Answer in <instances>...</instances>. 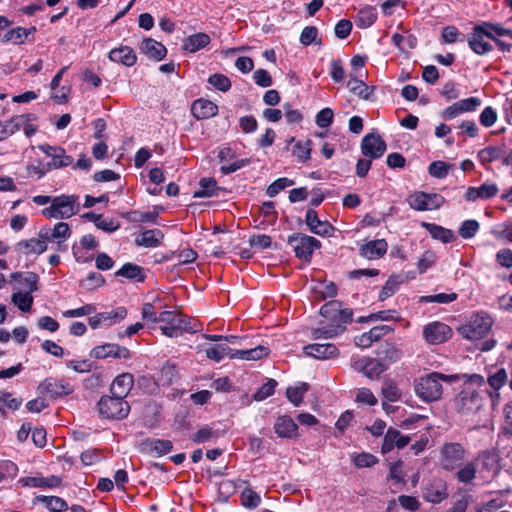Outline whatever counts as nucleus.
I'll use <instances>...</instances> for the list:
<instances>
[{"label":"nucleus","mask_w":512,"mask_h":512,"mask_svg":"<svg viewBox=\"0 0 512 512\" xmlns=\"http://www.w3.org/2000/svg\"><path fill=\"white\" fill-rule=\"evenodd\" d=\"M35 501L44 503L51 512H63L68 509L67 502L58 496H37Z\"/></svg>","instance_id":"obj_45"},{"label":"nucleus","mask_w":512,"mask_h":512,"mask_svg":"<svg viewBox=\"0 0 512 512\" xmlns=\"http://www.w3.org/2000/svg\"><path fill=\"white\" fill-rule=\"evenodd\" d=\"M423 226L426 228L432 238L440 240L443 243H451L456 238L452 230L444 228L435 223H424Z\"/></svg>","instance_id":"obj_39"},{"label":"nucleus","mask_w":512,"mask_h":512,"mask_svg":"<svg viewBox=\"0 0 512 512\" xmlns=\"http://www.w3.org/2000/svg\"><path fill=\"white\" fill-rule=\"evenodd\" d=\"M476 471H477V466H476L475 462H473V461L467 462L463 467H461L458 470V472L456 474V478L459 482H462L465 484L471 483L472 480L475 478Z\"/></svg>","instance_id":"obj_52"},{"label":"nucleus","mask_w":512,"mask_h":512,"mask_svg":"<svg viewBox=\"0 0 512 512\" xmlns=\"http://www.w3.org/2000/svg\"><path fill=\"white\" fill-rule=\"evenodd\" d=\"M457 379L456 375H445L438 372L430 373L421 377L416 385V394L426 402L436 401L442 395V381L452 382Z\"/></svg>","instance_id":"obj_2"},{"label":"nucleus","mask_w":512,"mask_h":512,"mask_svg":"<svg viewBox=\"0 0 512 512\" xmlns=\"http://www.w3.org/2000/svg\"><path fill=\"white\" fill-rule=\"evenodd\" d=\"M163 238L164 234L161 230L150 229L138 235L135 239V244L146 248H155L161 244Z\"/></svg>","instance_id":"obj_34"},{"label":"nucleus","mask_w":512,"mask_h":512,"mask_svg":"<svg viewBox=\"0 0 512 512\" xmlns=\"http://www.w3.org/2000/svg\"><path fill=\"white\" fill-rule=\"evenodd\" d=\"M487 382L493 390H499L507 382V373L505 369L500 368L495 373L489 375Z\"/></svg>","instance_id":"obj_62"},{"label":"nucleus","mask_w":512,"mask_h":512,"mask_svg":"<svg viewBox=\"0 0 512 512\" xmlns=\"http://www.w3.org/2000/svg\"><path fill=\"white\" fill-rule=\"evenodd\" d=\"M23 486L39 487V488H56L61 484L58 476L50 477H26L20 480Z\"/></svg>","instance_id":"obj_38"},{"label":"nucleus","mask_w":512,"mask_h":512,"mask_svg":"<svg viewBox=\"0 0 512 512\" xmlns=\"http://www.w3.org/2000/svg\"><path fill=\"white\" fill-rule=\"evenodd\" d=\"M222 188L217 185L214 178H202L199 181V189L194 192V198L217 197Z\"/></svg>","instance_id":"obj_35"},{"label":"nucleus","mask_w":512,"mask_h":512,"mask_svg":"<svg viewBox=\"0 0 512 512\" xmlns=\"http://www.w3.org/2000/svg\"><path fill=\"white\" fill-rule=\"evenodd\" d=\"M141 53L155 61H161L167 54L166 47L153 38H144L139 45Z\"/></svg>","instance_id":"obj_29"},{"label":"nucleus","mask_w":512,"mask_h":512,"mask_svg":"<svg viewBox=\"0 0 512 512\" xmlns=\"http://www.w3.org/2000/svg\"><path fill=\"white\" fill-rule=\"evenodd\" d=\"M376 19V9L373 6H365L358 11L355 23L358 28L365 29L372 26Z\"/></svg>","instance_id":"obj_42"},{"label":"nucleus","mask_w":512,"mask_h":512,"mask_svg":"<svg viewBox=\"0 0 512 512\" xmlns=\"http://www.w3.org/2000/svg\"><path fill=\"white\" fill-rule=\"evenodd\" d=\"M71 234V228L65 222L56 223L53 229L42 228L39 231V237L47 239L48 242H56L59 251H65L67 249V246L63 245V243L70 238Z\"/></svg>","instance_id":"obj_13"},{"label":"nucleus","mask_w":512,"mask_h":512,"mask_svg":"<svg viewBox=\"0 0 512 512\" xmlns=\"http://www.w3.org/2000/svg\"><path fill=\"white\" fill-rule=\"evenodd\" d=\"M221 432L219 430L213 429L209 425H205L198 429L195 433H193L190 437L191 441L196 444L212 442L217 440L221 436Z\"/></svg>","instance_id":"obj_43"},{"label":"nucleus","mask_w":512,"mask_h":512,"mask_svg":"<svg viewBox=\"0 0 512 512\" xmlns=\"http://www.w3.org/2000/svg\"><path fill=\"white\" fill-rule=\"evenodd\" d=\"M491 34L485 30L482 23L473 27L472 32L466 37L469 48L477 55H486L493 50V46L487 39Z\"/></svg>","instance_id":"obj_11"},{"label":"nucleus","mask_w":512,"mask_h":512,"mask_svg":"<svg viewBox=\"0 0 512 512\" xmlns=\"http://www.w3.org/2000/svg\"><path fill=\"white\" fill-rule=\"evenodd\" d=\"M352 368L374 380L378 379L388 369V365L380 359L362 357L352 361Z\"/></svg>","instance_id":"obj_12"},{"label":"nucleus","mask_w":512,"mask_h":512,"mask_svg":"<svg viewBox=\"0 0 512 512\" xmlns=\"http://www.w3.org/2000/svg\"><path fill=\"white\" fill-rule=\"evenodd\" d=\"M410 442V437L402 435L397 429L389 427L384 435L381 452L387 454L394 448L403 449Z\"/></svg>","instance_id":"obj_22"},{"label":"nucleus","mask_w":512,"mask_h":512,"mask_svg":"<svg viewBox=\"0 0 512 512\" xmlns=\"http://www.w3.org/2000/svg\"><path fill=\"white\" fill-rule=\"evenodd\" d=\"M423 497L431 503H440L447 497L446 487L442 482L428 484L423 489Z\"/></svg>","instance_id":"obj_37"},{"label":"nucleus","mask_w":512,"mask_h":512,"mask_svg":"<svg viewBox=\"0 0 512 512\" xmlns=\"http://www.w3.org/2000/svg\"><path fill=\"white\" fill-rule=\"evenodd\" d=\"M382 397L389 402H396L401 398V391L391 379H385L381 388Z\"/></svg>","instance_id":"obj_47"},{"label":"nucleus","mask_w":512,"mask_h":512,"mask_svg":"<svg viewBox=\"0 0 512 512\" xmlns=\"http://www.w3.org/2000/svg\"><path fill=\"white\" fill-rule=\"evenodd\" d=\"M115 276L125 277L137 282H143L146 277L143 268L133 263L124 264L118 271H116Z\"/></svg>","instance_id":"obj_40"},{"label":"nucleus","mask_w":512,"mask_h":512,"mask_svg":"<svg viewBox=\"0 0 512 512\" xmlns=\"http://www.w3.org/2000/svg\"><path fill=\"white\" fill-rule=\"evenodd\" d=\"M274 431L280 438L291 439L297 436L298 426L290 416L282 415L276 419Z\"/></svg>","instance_id":"obj_30"},{"label":"nucleus","mask_w":512,"mask_h":512,"mask_svg":"<svg viewBox=\"0 0 512 512\" xmlns=\"http://www.w3.org/2000/svg\"><path fill=\"white\" fill-rule=\"evenodd\" d=\"M127 316L125 307L120 306L109 312H101L89 318L88 322L92 329H97L102 325L111 326L116 324Z\"/></svg>","instance_id":"obj_20"},{"label":"nucleus","mask_w":512,"mask_h":512,"mask_svg":"<svg viewBox=\"0 0 512 512\" xmlns=\"http://www.w3.org/2000/svg\"><path fill=\"white\" fill-rule=\"evenodd\" d=\"M39 149L52 158V162L49 164L50 168L58 169L67 167L74 161L73 157L66 155L65 150L61 147L43 144L39 145Z\"/></svg>","instance_id":"obj_21"},{"label":"nucleus","mask_w":512,"mask_h":512,"mask_svg":"<svg viewBox=\"0 0 512 512\" xmlns=\"http://www.w3.org/2000/svg\"><path fill=\"white\" fill-rule=\"evenodd\" d=\"M483 27L486 31H488L491 36L490 39H498L499 37H508L512 40V30L508 28H504L499 24H493L490 22H482Z\"/></svg>","instance_id":"obj_53"},{"label":"nucleus","mask_w":512,"mask_h":512,"mask_svg":"<svg viewBox=\"0 0 512 512\" xmlns=\"http://www.w3.org/2000/svg\"><path fill=\"white\" fill-rule=\"evenodd\" d=\"M445 198L437 193L415 192L408 198L409 206L417 211L439 209Z\"/></svg>","instance_id":"obj_10"},{"label":"nucleus","mask_w":512,"mask_h":512,"mask_svg":"<svg viewBox=\"0 0 512 512\" xmlns=\"http://www.w3.org/2000/svg\"><path fill=\"white\" fill-rule=\"evenodd\" d=\"M506 149L504 146H488L478 151L477 158L483 164L496 160H504Z\"/></svg>","instance_id":"obj_36"},{"label":"nucleus","mask_w":512,"mask_h":512,"mask_svg":"<svg viewBox=\"0 0 512 512\" xmlns=\"http://www.w3.org/2000/svg\"><path fill=\"white\" fill-rule=\"evenodd\" d=\"M292 185H294L293 180L286 178V177L278 178L267 187L266 194L269 197H275L282 190H284L285 188L290 187Z\"/></svg>","instance_id":"obj_55"},{"label":"nucleus","mask_w":512,"mask_h":512,"mask_svg":"<svg viewBox=\"0 0 512 512\" xmlns=\"http://www.w3.org/2000/svg\"><path fill=\"white\" fill-rule=\"evenodd\" d=\"M309 390V384L306 382H299L295 386H290L286 390V397L294 405L299 406L305 393Z\"/></svg>","instance_id":"obj_46"},{"label":"nucleus","mask_w":512,"mask_h":512,"mask_svg":"<svg viewBox=\"0 0 512 512\" xmlns=\"http://www.w3.org/2000/svg\"><path fill=\"white\" fill-rule=\"evenodd\" d=\"M12 302L22 312H29L33 304V296L30 292H16L12 295Z\"/></svg>","instance_id":"obj_50"},{"label":"nucleus","mask_w":512,"mask_h":512,"mask_svg":"<svg viewBox=\"0 0 512 512\" xmlns=\"http://www.w3.org/2000/svg\"><path fill=\"white\" fill-rule=\"evenodd\" d=\"M479 227L478 221L472 219L465 220L462 222L458 232L463 239H471L476 235Z\"/></svg>","instance_id":"obj_59"},{"label":"nucleus","mask_w":512,"mask_h":512,"mask_svg":"<svg viewBox=\"0 0 512 512\" xmlns=\"http://www.w3.org/2000/svg\"><path fill=\"white\" fill-rule=\"evenodd\" d=\"M241 504L249 509H254L259 506L261 502L260 495L251 488H245L240 496Z\"/></svg>","instance_id":"obj_51"},{"label":"nucleus","mask_w":512,"mask_h":512,"mask_svg":"<svg viewBox=\"0 0 512 512\" xmlns=\"http://www.w3.org/2000/svg\"><path fill=\"white\" fill-rule=\"evenodd\" d=\"M173 449L170 440L147 438L141 443V451L152 456L160 457L168 454Z\"/></svg>","instance_id":"obj_24"},{"label":"nucleus","mask_w":512,"mask_h":512,"mask_svg":"<svg viewBox=\"0 0 512 512\" xmlns=\"http://www.w3.org/2000/svg\"><path fill=\"white\" fill-rule=\"evenodd\" d=\"M229 351H231V349L225 343L211 346L205 350L206 356L215 362H220L223 360L226 356H228Z\"/></svg>","instance_id":"obj_54"},{"label":"nucleus","mask_w":512,"mask_h":512,"mask_svg":"<svg viewBox=\"0 0 512 512\" xmlns=\"http://www.w3.org/2000/svg\"><path fill=\"white\" fill-rule=\"evenodd\" d=\"M24 121V116H13L8 121L0 122V141L5 140L16 131L20 130Z\"/></svg>","instance_id":"obj_44"},{"label":"nucleus","mask_w":512,"mask_h":512,"mask_svg":"<svg viewBox=\"0 0 512 512\" xmlns=\"http://www.w3.org/2000/svg\"><path fill=\"white\" fill-rule=\"evenodd\" d=\"M304 353L316 359L326 360L336 357L339 353L338 348L332 343H314L306 345Z\"/></svg>","instance_id":"obj_25"},{"label":"nucleus","mask_w":512,"mask_h":512,"mask_svg":"<svg viewBox=\"0 0 512 512\" xmlns=\"http://www.w3.org/2000/svg\"><path fill=\"white\" fill-rule=\"evenodd\" d=\"M305 223L311 233L321 237H330L335 231L334 226L327 220H321L318 213L312 208L306 211Z\"/></svg>","instance_id":"obj_19"},{"label":"nucleus","mask_w":512,"mask_h":512,"mask_svg":"<svg viewBox=\"0 0 512 512\" xmlns=\"http://www.w3.org/2000/svg\"><path fill=\"white\" fill-rule=\"evenodd\" d=\"M162 334L167 337L175 338L182 335L183 332H195L196 330L190 325L189 317L176 311H163L158 315Z\"/></svg>","instance_id":"obj_4"},{"label":"nucleus","mask_w":512,"mask_h":512,"mask_svg":"<svg viewBox=\"0 0 512 512\" xmlns=\"http://www.w3.org/2000/svg\"><path fill=\"white\" fill-rule=\"evenodd\" d=\"M277 386V381L274 379L268 380L264 383L253 395V399L255 401H263L266 398L270 397L274 394L275 388Z\"/></svg>","instance_id":"obj_58"},{"label":"nucleus","mask_w":512,"mask_h":512,"mask_svg":"<svg viewBox=\"0 0 512 512\" xmlns=\"http://www.w3.org/2000/svg\"><path fill=\"white\" fill-rule=\"evenodd\" d=\"M208 83L212 85L215 89L222 92H227L231 88L230 79L227 76L220 73L211 75L208 78Z\"/></svg>","instance_id":"obj_60"},{"label":"nucleus","mask_w":512,"mask_h":512,"mask_svg":"<svg viewBox=\"0 0 512 512\" xmlns=\"http://www.w3.org/2000/svg\"><path fill=\"white\" fill-rule=\"evenodd\" d=\"M387 145L380 135L369 133L362 138L361 152L370 159L382 157L386 151Z\"/></svg>","instance_id":"obj_16"},{"label":"nucleus","mask_w":512,"mask_h":512,"mask_svg":"<svg viewBox=\"0 0 512 512\" xmlns=\"http://www.w3.org/2000/svg\"><path fill=\"white\" fill-rule=\"evenodd\" d=\"M211 42V38L206 33H195L186 37L182 42V50L189 53H196L199 50L207 47Z\"/></svg>","instance_id":"obj_32"},{"label":"nucleus","mask_w":512,"mask_h":512,"mask_svg":"<svg viewBox=\"0 0 512 512\" xmlns=\"http://www.w3.org/2000/svg\"><path fill=\"white\" fill-rule=\"evenodd\" d=\"M398 288L399 281L395 277H390L379 292V300L384 301L391 297L394 293H396Z\"/></svg>","instance_id":"obj_64"},{"label":"nucleus","mask_w":512,"mask_h":512,"mask_svg":"<svg viewBox=\"0 0 512 512\" xmlns=\"http://www.w3.org/2000/svg\"><path fill=\"white\" fill-rule=\"evenodd\" d=\"M97 411L102 419L122 420L130 412L128 402L116 395H103L97 403Z\"/></svg>","instance_id":"obj_5"},{"label":"nucleus","mask_w":512,"mask_h":512,"mask_svg":"<svg viewBox=\"0 0 512 512\" xmlns=\"http://www.w3.org/2000/svg\"><path fill=\"white\" fill-rule=\"evenodd\" d=\"M440 455L442 468L452 471L461 465L465 457V449L460 443L449 442L441 447Z\"/></svg>","instance_id":"obj_9"},{"label":"nucleus","mask_w":512,"mask_h":512,"mask_svg":"<svg viewBox=\"0 0 512 512\" xmlns=\"http://www.w3.org/2000/svg\"><path fill=\"white\" fill-rule=\"evenodd\" d=\"M492 323V319L487 314L477 313L471 316L467 323L461 325L458 332L465 339L480 340L489 333Z\"/></svg>","instance_id":"obj_6"},{"label":"nucleus","mask_w":512,"mask_h":512,"mask_svg":"<svg viewBox=\"0 0 512 512\" xmlns=\"http://www.w3.org/2000/svg\"><path fill=\"white\" fill-rule=\"evenodd\" d=\"M481 104L482 101L478 97L462 99L445 108L441 116L445 120H452L463 113L476 111Z\"/></svg>","instance_id":"obj_15"},{"label":"nucleus","mask_w":512,"mask_h":512,"mask_svg":"<svg viewBox=\"0 0 512 512\" xmlns=\"http://www.w3.org/2000/svg\"><path fill=\"white\" fill-rule=\"evenodd\" d=\"M320 314L330 323L314 329L312 336L314 339H330L346 330V325L352 321L353 311L350 308H342L341 302L332 300L321 307Z\"/></svg>","instance_id":"obj_1"},{"label":"nucleus","mask_w":512,"mask_h":512,"mask_svg":"<svg viewBox=\"0 0 512 512\" xmlns=\"http://www.w3.org/2000/svg\"><path fill=\"white\" fill-rule=\"evenodd\" d=\"M347 87L349 90L357 95L359 98L364 100H371L374 92V87L368 86L364 81L357 78H351Z\"/></svg>","instance_id":"obj_41"},{"label":"nucleus","mask_w":512,"mask_h":512,"mask_svg":"<svg viewBox=\"0 0 512 512\" xmlns=\"http://www.w3.org/2000/svg\"><path fill=\"white\" fill-rule=\"evenodd\" d=\"M498 193V187L496 184L483 183L479 187L467 188L464 198L466 201L474 202L478 199H490L496 196Z\"/></svg>","instance_id":"obj_28"},{"label":"nucleus","mask_w":512,"mask_h":512,"mask_svg":"<svg viewBox=\"0 0 512 512\" xmlns=\"http://www.w3.org/2000/svg\"><path fill=\"white\" fill-rule=\"evenodd\" d=\"M191 113L198 120L209 119L217 115L218 106L210 100L200 98L193 102Z\"/></svg>","instance_id":"obj_27"},{"label":"nucleus","mask_w":512,"mask_h":512,"mask_svg":"<svg viewBox=\"0 0 512 512\" xmlns=\"http://www.w3.org/2000/svg\"><path fill=\"white\" fill-rule=\"evenodd\" d=\"M47 242V239L40 237L22 240L18 242L17 249L26 255H39L47 250Z\"/></svg>","instance_id":"obj_33"},{"label":"nucleus","mask_w":512,"mask_h":512,"mask_svg":"<svg viewBox=\"0 0 512 512\" xmlns=\"http://www.w3.org/2000/svg\"><path fill=\"white\" fill-rule=\"evenodd\" d=\"M388 249L385 239H376L362 244L359 248L360 256L368 260H376L383 257Z\"/></svg>","instance_id":"obj_23"},{"label":"nucleus","mask_w":512,"mask_h":512,"mask_svg":"<svg viewBox=\"0 0 512 512\" xmlns=\"http://www.w3.org/2000/svg\"><path fill=\"white\" fill-rule=\"evenodd\" d=\"M456 408L462 414H472L480 410L484 403L481 392L471 387H465L455 399Z\"/></svg>","instance_id":"obj_8"},{"label":"nucleus","mask_w":512,"mask_h":512,"mask_svg":"<svg viewBox=\"0 0 512 512\" xmlns=\"http://www.w3.org/2000/svg\"><path fill=\"white\" fill-rule=\"evenodd\" d=\"M380 355H382L380 360L389 366L390 364L397 362L401 358L402 353L394 345L388 344L385 349L380 352Z\"/></svg>","instance_id":"obj_63"},{"label":"nucleus","mask_w":512,"mask_h":512,"mask_svg":"<svg viewBox=\"0 0 512 512\" xmlns=\"http://www.w3.org/2000/svg\"><path fill=\"white\" fill-rule=\"evenodd\" d=\"M90 356L95 359H106L108 357L116 359H129L131 352L128 348L115 343H105L94 347L90 351Z\"/></svg>","instance_id":"obj_17"},{"label":"nucleus","mask_w":512,"mask_h":512,"mask_svg":"<svg viewBox=\"0 0 512 512\" xmlns=\"http://www.w3.org/2000/svg\"><path fill=\"white\" fill-rule=\"evenodd\" d=\"M134 385V376L125 372L118 375L110 386V393L125 399Z\"/></svg>","instance_id":"obj_26"},{"label":"nucleus","mask_w":512,"mask_h":512,"mask_svg":"<svg viewBox=\"0 0 512 512\" xmlns=\"http://www.w3.org/2000/svg\"><path fill=\"white\" fill-rule=\"evenodd\" d=\"M312 141L307 139L305 141H297L292 150V154L301 163H305L310 159Z\"/></svg>","instance_id":"obj_48"},{"label":"nucleus","mask_w":512,"mask_h":512,"mask_svg":"<svg viewBox=\"0 0 512 512\" xmlns=\"http://www.w3.org/2000/svg\"><path fill=\"white\" fill-rule=\"evenodd\" d=\"M287 243L293 248L295 256L307 263L311 261L314 251L321 248V242L318 239L303 233L289 235Z\"/></svg>","instance_id":"obj_7"},{"label":"nucleus","mask_w":512,"mask_h":512,"mask_svg":"<svg viewBox=\"0 0 512 512\" xmlns=\"http://www.w3.org/2000/svg\"><path fill=\"white\" fill-rule=\"evenodd\" d=\"M391 40L392 43L401 51L414 49L417 44V39L413 35H401L399 33H395L392 35Z\"/></svg>","instance_id":"obj_49"},{"label":"nucleus","mask_w":512,"mask_h":512,"mask_svg":"<svg viewBox=\"0 0 512 512\" xmlns=\"http://www.w3.org/2000/svg\"><path fill=\"white\" fill-rule=\"evenodd\" d=\"M109 59L112 62L122 64L126 67H132L137 61V55L129 46H120L109 52Z\"/></svg>","instance_id":"obj_31"},{"label":"nucleus","mask_w":512,"mask_h":512,"mask_svg":"<svg viewBox=\"0 0 512 512\" xmlns=\"http://www.w3.org/2000/svg\"><path fill=\"white\" fill-rule=\"evenodd\" d=\"M457 299V294L452 293H439L434 295H426L420 298V302L423 303H440L447 304L455 301Z\"/></svg>","instance_id":"obj_57"},{"label":"nucleus","mask_w":512,"mask_h":512,"mask_svg":"<svg viewBox=\"0 0 512 512\" xmlns=\"http://www.w3.org/2000/svg\"><path fill=\"white\" fill-rule=\"evenodd\" d=\"M79 211V196L62 194L53 197L52 203L42 210V215L47 219H69Z\"/></svg>","instance_id":"obj_3"},{"label":"nucleus","mask_w":512,"mask_h":512,"mask_svg":"<svg viewBox=\"0 0 512 512\" xmlns=\"http://www.w3.org/2000/svg\"><path fill=\"white\" fill-rule=\"evenodd\" d=\"M38 391L41 394H48L51 398H59L71 394L73 392V388L64 380L49 377L39 384Z\"/></svg>","instance_id":"obj_18"},{"label":"nucleus","mask_w":512,"mask_h":512,"mask_svg":"<svg viewBox=\"0 0 512 512\" xmlns=\"http://www.w3.org/2000/svg\"><path fill=\"white\" fill-rule=\"evenodd\" d=\"M352 461L357 468L372 467L378 463V459L376 456L366 452L355 455L352 458Z\"/></svg>","instance_id":"obj_61"},{"label":"nucleus","mask_w":512,"mask_h":512,"mask_svg":"<svg viewBox=\"0 0 512 512\" xmlns=\"http://www.w3.org/2000/svg\"><path fill=\"white\" fill-rule=\"evenodd\" d=\"M451 336L452 329L450 326L439 321L431 322L423 329V337L431 345L444 343Z\"/></svg>","instance_id":"obj_14"},{"label":"nucleus","mask_w":512,"mask_h":512,"mask_svg":"<svg viewBox=\"0 0 512 512\" xmlns=\"http://www.w3.org/2000/svg\"><path fill=\"white\" fill-rule=\"evenodd\" d=\"M451 167L452 165L438 160L430 163L428 166V172L434 178L443 179L448 175V171Z\"/></svg>","instance_id":"obj_56"}]
</instances>
